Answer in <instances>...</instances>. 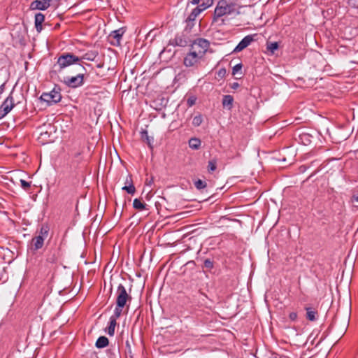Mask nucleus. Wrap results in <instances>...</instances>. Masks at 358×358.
<instances>
[{
  "mask_svg": "<svg viewBox=\"0 0 358 358\" xmlns=\"http://www.w3.org/2000/svg\"><path fill=\"white\" fill-rule=\"evenodd\" d=\"M279 45L278 42H272L267 43V50L270 51L271 53H274V52L278 48Z\"/></svg>",
  "mask_w": 358,
  "mask_h": 358,
  "instance_id": "nucleus-27",
  "label": "nucleus"
},
{
  "mask_svg": "<svg viewBox=\"0 0 358 358\" xmlns=\"http://www.w3.org/2000/svg\"><path fill=\"white\" fill-rule=\"evenodd\" d=\"M78 73L76 76L65 77L64 78V83L71 88H76L82 86L84 84V75L86 72V69L79 65Z\"/></svg>",
  "mask_w": 358,
  "mask_h": 358,
  "instance_id": "nucleus-4",
  "label": "nucleus"
},
{
  "mask_svg": "<svg viewBox=\"0 0 358 358\" xmlns=\"http://www.w3.org/2000/svg\"><path fill=\"white\" fill-rule=\"evenodd\" d=\"M189 43V38L185 34V33H182L181 34H178L176 36L175 38L173 40L172 44L177 46L185 47Z\"/></svg>",
  "mask_w": 358,
  "mask_h": 358,
  "instance_id": "nucleus-12",
  "label": "nucleus"
},
{
  "mask_svg": "<svg viewBox=\"0 0 358 358\" xmlns=\"http://www.w3.org/2000/svg\"><path fill=\"white\" fill-rule=\"evenodd\" d=\"M234 13H238L234 3H229L227 0H220L214 10L213 22L224 15Z\"/></svg>",
  "mask_w": 358,
  "mask_h": 358,
  "instance_id": "nucleus-1",
  "label": "nucleus"
},
{
  "mask_svg": "<svg viewBox=\"0 0 358 358\" xmlns=\"http://www.w3.org/2000/svg\"><path fill=\"white\" fill-rule=\"evenodd\" d=\"M348 3L352 8H358V0H348Z\"/></svg>",
  "mask_w": 358,
  "mask_h": 358,
  "instance_id": "nucleus-36",
  "label": "nucleus"
},
{
  "mask_svg": "<svg viewBox=\"0 0 358 358\" xmlns=\"http://www.w3.org/2000/svg\"><path fill=\"white\" fill-rule=\"evenodd\" d=\"M351 201H352V203H356L355 206L358 207V194H354L352 196Z\"/></svg>",
  "mask_w": 358,
  "mask_h": 358,
  "instance_id": "nucleus-38",
  "label": "nucleus"
},
{
  "mask_svg": "<svg viewBox=\"0 0 358 358\" xmlns=\"http://www.w3.org/2000/svg\"><path fill=\"white\" fill-rule=\"evenodd\" d=\"M201 13V10L199 8H194L191 13L187 17L186 22H190L191 26H194V21L197 16Z\"/></svg>",
  "mask_w": 358,
  "mask_h": 358,
  "instance_id": "nucleus-18",
  "label": "nucleus"
},
{
  "mask_svg": "<svg viewBox=\"0 0 358 358\" xmlns=\"http://www.w3.org/2000/svg\"><path fill=\"white\" fill-rule=\"evenodd\" d=\"M201 145V141L198 138H191L189 140V146L190 148L193 150H198L200 148Z\"/></svg>",
  "mask_w": 358,
  "mask_h": 358,
  "instance_id": "nucleus-21",
  "label": "nucleus"
},
{
  "mask_svg": "<svg viewBox=\"0 0 358 358\" xmlns=\"http://www.w3.org/2000/svg\"><path fill=\"white\" fill-rule=\"evenodd\" d=\"M48 262H50L53 263V262H55V257L48 258Z\"/></svg>",
  "mask_w": 358,
  "mask_h": 358,
  "instance_id": "nucleus-45",
  "label": "nucleus"
},
{
  "mask_svg": "<svg viewBox=\"0 0 358 358\" xmlns=\"http://www.w3.org/2000/svg\"><path fill=\"white\" fill-rule=\"evenodd\" d=\"M255 35H248L245 36L234 48V52H238L246 48L255 41Z\"/></svg>",
  "mask_w": 358,
  "mask_h": 358,
  "instance_id": "nucleus-10",
  "label": "nucleus"
},
{
  "mask_svg": "<svg viewBox=\"0 0 358 358\" xmlns=\"http://www.w3.org/2000/svg\"><path fill=\"white\" fill-rule=\"evenodd\" d=\"M50 6V3H48L47 0H36L31 3V9H37L41 10H45L48 8Z\"/></svg>",
  "mask_w": 358,
  "mask_h": 358,
  "instance_id": "nucleus-13",
  "label": "nucleus"
},
{
  "mask_svg": "<svg viewBox=\"0 0 358 358\" xmlns=\"http://www.w3.org/2000/svg\"><path fill=\"white\" fill-rule=\"evenodd\" d=\"M129 178H132L131 176H128L126 178V181H125V184L126 185H129Z\"/></svg>",
  "mask_w": 358,
  "mask_h": 358,
  "instance_id": "nucleus-43",
  "label": "nucleus"
},
{
  "mask_svg": "<svg viewBox=\"0 0 358 358\" xmlns=\"http://www.w3.org/2000/svg\"><path fill=\"white\" fill-rule=\"evenodd\" d=\"M305 310H306V319L309 321H315L317 317V311L313 308L306 307Z\"/></svg>",
  "mask_w": 358,
  "mask_h": 358,
  "instance_id": "nucleus-17",
  "label": "nucleus"
},
{
  "mask_svg": "<svg viewBox=\"0 0 358 358\" xmlns=\"http://www.w3.org/2000/svg\"><path fill=\"white\" fill-rule=\"evenodd\" d=\"M146 204L139 199H135L133 201L134 208L138 210H143L145 209Z\"/></svg>",
  "mask_w": 358,
  "mask_h": 358,
  "instance_id": "nucleus-22",
  "label": "nucleus"
},
{
  "mask_svg": "<svg viewBox=\"0 0 358 358\" xmlns=\"http://www.w3.org/2000/svg\"><path fill=\"white\" fill-rule=\"evenodd\" d=\"M20 182L21 187L26 191L28 190L31 187V182H27L26 180H24L23 179H20Z\"/></svg>",
  "mask_w": 358,
  "mask_h": 358,
  "instance_id": "nucleus-31",
  "label": "nucleus"
},
{
  "mask_svg": "<svg viewBox=\"0 0 358 358\" xmlns=\"http://www.w3.org/2000/svg\"><path fill=\"white\" fill-rule=\"evenodd\" d=\"M194 185L196 189L200 190V189H204L205 187H206L207 184L205 181H203V180L199 179L194 182Z\"/></svg>",
  "mask_w": 358,
  "mask_h": 358,
  "instance_id": "nucleus-28",
  "label": "nucleus"
},
{
  "mask_svg": "<svg viewBox=\"0 0 358 358\" xmlns=\"http://www.w3.org/2000/svg\"><path fill=\"white\" fill-rule=\"evenodd\" d=\"M45 238L42 236H36L31 239V244L34 250H38L41 249L44 244Z\"/></svg>",
  "mask_w": 358,
  "mask_h": 358,
  "instance_id": "nucleus-14",
  "label": "nucleus"
},
{
  "mask_svg": "<svg viewBox=\"0 0 358 358\" xmlns=\"http://www.w3.org/2000/svg\"><path fill=\"white\" fill-rule=\"evenodd\" d=\"M80 61V58L71 53H65L60 55L55 67L60 72L64 69Z\"/></svg>",
  "mask_w": 358,
  "mask_h": 358,
  "instance_id": "nucleus-3",
  "label": "nucleus"
},
{
  "mask_svg": "<svg viewBox=\"0 0 358 358\" xmlns=\"http://www.w3.org/2000/svg\"><path fill=\"white\" fill-rule=\"evenodd\" d=\"M203 266L209 270H211L213 266V262L210 259H206L203 262Z\"/></svg>",
  "mask_w": 358,
  "mask_h": 358,
  "instance_id": "nucleus-30",
  "label": "nucleus"
},
{
  "mask_svg": "<svg viewBox=\"0 0 358 358\" xmlns=\"http://www.w3.org/2000/svg\"><path fill=\"white\" fill-rule=\"evenodd\" d=\"M209 46L210 43L208 40L199 38L192 43L190 50L194 52L197 55L203 58Z\"/></svg>",
  "mask_w": 358,
  "mask_h": 358,
  "instance_id": "nucleus-5",
  "label": "nucleus"
},
{
  "mask_svg": "<svg viewBox=\"0 0 358 358\" xmlns=\"http://www.w3.org/2000/svg\"><path fill=\"white\" fill-rule=\"evenodd\" d=\"M230 87L233 90H236L237 88L239 87V84L236 82L233 83L230 85Z\"/></svg>",
  "mask_w": 358,
  "mask_h": 358,
  "instance_id": "nucleus-40",
  "label": "nucleus"
},
{
  "mask_svg": "<svg viewBox=\"0 0 358 358\" xmlns=\"http://www.w3.org/2000/svg\"><path fill=\"white\" fill-rule=\"evenodd\" d=\"M217 169V159H212L208 162V171L209 173H211L214 171H215Z\"/></svg>",
  "mask_w": 358,
  "mask_h": 358,
  "instance_id": "nucleus-25",
  "label": "nucleus"
},
{
  "mask_svg": "<svg viewBox=\"0 0 358 358\" xmlns=\"http://www.w3.org/2000/svg\"><path fill=\"white\" fill-rule=\"evenodd\" d=\"M40 99L41 101L47 102L48 105H52L53 103L59 102L62 99L60 88L55 87L50 92H43L41 94Z\"/></svg>",
  "mask_w": 358,
  "mask_h": 358,
  "instance_id": "nucleus-6",
  "label": "nucleus"
},
{
  "mask_svg": "<svg viewBox=\"0 0 358 358\" xmlns=\"http://www.w3.org/2000/svg\"><path fill=\"white\" fill-rule=\"evenodd\" d=\"M80 155H81V152H75V153L73 154V157H74V158H77V157H78Z\"/></svg>",
  "mask_w": 358,
  "mask_h": 358,
  "instance_id": "nucleus-44",
  "label": "nucleus"
},
{
  "mask_svg": "<svg viewBox=\"0 0 358 358\" xmlns=\"http://www.w3.org/2000/svg\"><path fill=\"white\" fill-rule=\"evenodd\" d=\"M241 69H242L241 64H238L235 65L232 69V74L233 75L236 74L238 73V71H239Z\"/></svg>",
  "mask_w": 358,
  "mask_h": 358,
  "instance_id": "nucleus-35",
  "label": "nucleus"
},
{
  "mask_svg": "<svg viewBox=\"0 0 358 358\" xmlns=\"http://www.w3.org/2000/svg\"><path fill=\"white\" fill-rule=\"evenodd\" d=\"M213 3V0H205L202 3L198 5L196 8L201 10V13L210 7Z\"/></svg>",
  "mask_w": 358,
  "mask_h": 358,
  "instance_id": "nucleus-24",
  "label": "nucleus"
},
{
  "mask_svg": "<svg viewBox=\"0 0 358 358\" xmlns=\"http://www.w3.org/2000/svg\"><path fill=\"white\" fill-rule=\"evenodd\" d=\"M45 20V16L43 13H38L35 15L34 23L35 27L38 32L42 30V24Z\"/></svg>",
  "mask_w": 358,
  "mask_h": 358,
  "instance_id": "nucleus-15",
  "label": "nucleus"
},
{
  "mask_svg": "<svg viewBox=\"0 0 358 358\" xmlns=\"http://www.w3.org/2000/svg\"><path fill=\"white\" fill-rule=\"evenodd\" d=\"M313 136L307 133H302L299 136V141L304 145H308L312 142Z\"/></svg>",
  "mask_w": 358,
  "mask_h": 358,
  "instance_id": "nucleus-19",
  "label": "nucleus"
},
{
  "mask_svg": "<svg viewBox=\"0 0 358 358\" xmlns=\"http://www.w3.org/2000/svg\"><path fill=\"white\" fill-rule=\"evenodd\" d=\"M202 58L191 50L184 58V65L187 67L196 66Z\"/></svg>",
  "mask_w": 358,
  "mask_h": 358,
  "instance_id": "nucleus-8",
  "label": "nucleus"
},
{
  "mask_svg": "<svg viewBox=\"0 0 358 358\" xmlns=\"http://www.w3.org/2000/svg\"><path fill=\"white\" fill-rule=\"evenodd\" d=\"M125 31L126 29L124 27H121L118 29L111 31V33L109 34V38L111 40L110 43L116 46L120 45L122 36Z\"/></svg>",
  "mask_w": 358,
  "mask_h": 358,
  "instance_id": "nucleus-9",
  "label": "nucleus"
},
{
  "mask_svg": "<svg viewBox=\"0 0 358 358\" xmlns=\"http://www.w3.org/2000/svg\"><path fill=\"white\" fill-rule=\"evenodd\" d=\"M280 358H282V357H280Z\"/></svg>",
  "mask_w": 358,
  "mask_h": 358,
  "instance_id": "nucleus-47",
  "label": "nucleus"
},
{
  "mask_svg": "<svg viewBox=\"0 0 358 358\" xmlns=\"http://www.w3.org/2000/svg\"><path fill=\"white\" fill-rule=\"evenodd\" d=\"M131 296L127 292L126 288L122 284H120L116 290V306L114 312L117 315L122 314V308L127 305V302L131 301Z\"/></svg>",
  "mask_w": 358,
  "mask_h": 358,
  "instance_id": "nucleus-2",
  "label": "nucleus"
},
{
  "mask_svg": "<svg viewBox=\"0 0 358 358\" xmlns=\"http://www.w3.org/2000/svg\"><path fill=\"white\" fill-rule=\"evenodd\" d=\"M47 1H48V3H50V1H51L52 0H47Z\"/></svg>",
  "mask_w": 358,
  "mask_h": 358,
  "instance_id": "nucleus-46",
  "label": "nucleus"
},
{
  "mask_svg": "<svg viewBox=\"0 0 358 358\" xmlns=\"http://www.w3.org/2000/svg\"><path fill=\"white\" fill-rule=\"evenodd\" d=\"M145 135H146V140H147V142H148V145H149L150 146H151V145H150V144H151V143H150V139L149 136H148L147 132L145 131Z\"/></svg>",
  "mask_w": 358,
  "mask_h": 358,
  "instance_id": "nucleus-42",
  "label": "nucleus"
},
{
  "mask_svg": "<svg viewBox=\"0 0 358 358\" xmlns=\"http://www.w3.org/2000/svg\"><path fill=\"white\" fill-rule=\"evenodd\" d=\"M202 122H203L202 115L201 114H199L194 117L193 120H192V124L194 127H199L201 124Z\"/></svg>",
  "mask_w": 358,
  "mask_h": 358,
  "instance_id": "nucleus-26",
  "label": "nucleus"
},
{
  "mask_svg": "<svg viewBox=\"0 0 358 358\" xmlns=\"http://www.w3.org/2000/svg\"><path fill=\"white\" fill-rule=\"evenodd\" d=\"M289 318L292 320V321H294L296 320L297 318V313L296 312H292L289 314Z\"/></svg>",
  "mask_w": 358,
  "mask_h": 358,
  "instance_id": "nucleus-39",
  "label": "nucleus"
},
{
  "mask_svg": "<svg viewBox=\"0 0 358 358\" xmlns=\"http://www.w3.org/2000/svg\"><path fill=\"white\" fill-rule=\"evenodd\" d=\"M109 341L106 336H100L96 341L95 345L97 348H103L108 345Z\"/></svg>",
  "mask_w": 358,
  "mask_h": 358,
  "instance_id": "nucleus-20",
  "label": "nucleus"
},
{
  "mask_svg": "<svg viewBox=\"0 0 358 358\" xmlns=\"http://www.w3.org/2000/svg\"><path fill=\"white\" fill-rule=\"evenodd\" d=\"M97 53L96 52H87L85 55V59L90 61H93L96 57Z\"/></svg>",
  "mask_w": 358,
  "mask_h": 358,
  "instance_id": "nucleus-33",
  "label": "nucleus"
},
{
  "mask_svg": "<svg viewBox=\"0 0 358 358\" xmlns=\"http://www.w3.org/2000/svg\"><path fill=\"white\" fill-rule=\"evenodd\" d=\"M48 231H49V229L47 226H43L40 229L38 236H42V237L45 238L48 235Z\"/></svg>",
  "mask_w": 358,
  "mask_h": 358,
  "instance_id": "nucleus-29",
  "label": "nucleus"
},
{
  "mask_svg": "<svg viewBox=\"0 0 358 358\" xmlns=\"http://www.w3.org/2000/svg\"><path fill=\"white\" fill-rule=\"evenodd\" d=\"M234 97L231 95H224L222 97V104L223 108L231 110L233 108Z\"/></svg>",
  "mask_w": 358,
  "mask_h": 358,
  "instance_id": "nucleus-16",
  "label": "nucleus"
},
{
  "mask_svg": "<svg viewBox=\"0 0 358 358\" xmlns=\"http://www.w3.org/2000/svg\"><path fill=\"white\" fill-rule=\"evenodd\" d=\"M14 99L10 94L0 106V120L3 118L14 108Z\"/></svg>",
  "mask_w": 358,
  "mask_h": 358,
  "instance_id": "nucleus-7",
  "label": "nucleus"
},
{
  "mask_svg": "<svg viewBox=\"0 0 358 358\" xmlns=\"http://www.w3.org/2000/svg\"><path fill=\"white\" fill-rule=\"evenodd\" d=\"M122 190L126 191L128 194H130L131 195L134 194V193L136 192V188L133 184L132 178H129V185H124L122 187Z\"/></svg>",
  "mask_w": 358,
  "mask_h": 358,
  "instance_id": "nucleus-23",
  "label": "nucleus"
},
{
  "mask_svg": "<svg viewBox=\"0 0 358 358\" xmlns=\"http://www.w3.org/2000/svg\"><path fill=\"white\" fill-rule=\"evenodd\" d=\"M227 73L226 69L224 68H222L219 69V71L217 72V78L218 79H222L225 77Z\"/></svg>",
  "mask_w": 358,
  "mask_h": 358,
  "instance_id": "nucleus-32",
  "label": "nucleus"
},
{
  "mask_svg": "<svg viewBox=\"0 0 358 358\" xmlns=\"http://www.w3.org/2000/svg\"><path fill=\"white\" fill-rule=\"evenodd\" d=\"M187 22V25L185 27L184 32L189 33L191 31V29L193 28L194 26H191L190 22Z\"/></svg>",
  "mask_w": 358,
  "mask_h": 358,
  "instance_id": "nucleus-37",
  "label": "nucleus"
},
{
  "mask_svg": "<svg viewBox=\"0 0 358 358\" xmlns=\"http://www.w3.org/2000/svg\"><path fill=\"white\" fill-rule=\"evenodd\" d=\"M122 314L117 315L116 312L113 313V315L110 316L109 319V325L106 329V331L110 336H113L115 334V329L117 325V320L120 317Z\"/></svg>",
  "mask_w": 358,
  "mask_h": 358,
  "instance_id": "nucleus-11",
  "label": "nucleus"
},
{
  "mask_svg": "<svg viewBox=\"0 0 358 358\" xmlns=\"http://www.w3.org/2000/svg\"><path fill=\"white\" fill-rule=\"evenodd\" d=\"M201 0H191V3L193 4V5H198L199 4Z\"/></svg>",
  "mask_w": 358,
  "mask_h": 358,
  "instance_id": "nucleus-41",
  "label": "nucleus"
},
{
  "mask_svg": "<svg viewBox=\"0 0 358 358\" xmlns=\"http://www.w3.org/2000/svg\"><path fill=\"white\" fill-rule=\"evenodd\" d=\"M196 98L195 96H190L187 100V105L189 107L194 106L196 103Z\"/></svg>",
  "mask_w": 358,
  "mask_h": 358,
  "instance_id": "nucleus-34",
  "label": "nucleus"
}]
</instances>
